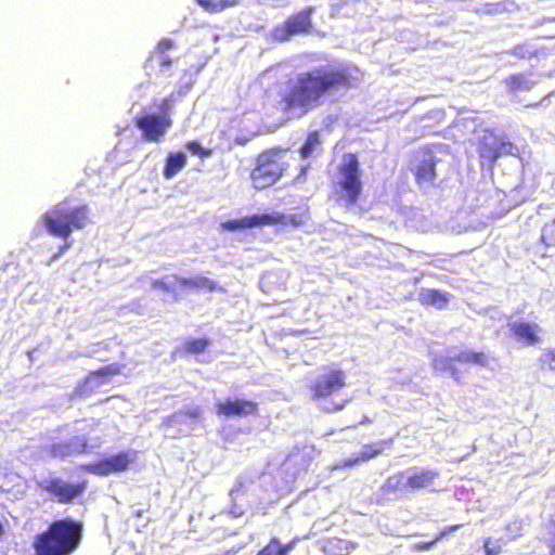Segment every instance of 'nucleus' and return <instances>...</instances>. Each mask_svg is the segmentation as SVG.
Returning <instances> with one entry per match:
<instances>
[{
  "instance_id": "f257e3e1",
  "label": "nucleus",
  "mask_w": 555,
  "mask_h": 555,
  "mask_svg": "<svg viewBox=\"0 0 555 555\" xmlns=\"http://www.w3.org/2000/svg\"><path fill=\"white\" fill-rule=\"evenodd\" d=\"M352 69L343 66H319L289 80L280 95L278 108L285 115L304 116L319 107L325 98L354 87Z\"/></svg>"
},
{
  "instance_id": "f03ea898",
  "label": "nucleus",
  "mask_w": 555,
  "mask_h": 555,
  "mask_svg": "<svg viewBox=\"0 0 555 555\" xmlns=\"http://www.w3.org/2000/svg\"><path fill=\"white\" fill-rule=\"evenodd\" d=\"M292 160L294 156L288 147L263 149L254 158L249 173L251 186L257 191L273 186L288 173Z\"/></svg>"
},
{
  "instance_id": "7ed1b4c3",
  "label": "nucleus",
  "mask_w": 555,
  "mask_h": 555,
  "mask_svg": "<svg viewBox=\"0 0 555 555\" xmlns=\"http://www.w3.org/2000/svg\"><path fill=\"white\" fill-rule=\"evenodd\" d=\"M82 534L80 522L66 518L54 521L35 542L37 555H70L79 545Z\"/></svg>"
},
{
  "instance_id": "20e7f679",
  "label": "nucleus",
  "mask_w": 555,
  "mask_h": 555,
  "mask_svg": "<svg viewBox=\"0 0 555 555\" xmlns=\"http://www.w3.org/2000/svg\"><path fill=\"white\" fill-rule=\"evenodd\" d=\"M332 196L338 206L347 209L359 205L363 197L360 160L357 154L348 153L337 167V178L332 183Z\"/></svg>"
},
{
  "instance_id": "39448f33",
  "label": "nucleus",
  "mask_w": 555,
  "mask_h": 555,
  "mask_svg": "<svg viewBox=\"0 0 555 555\" xmlns=\"http://www.w3.org/2000/svg\"><path fill=\"white\" fill-rule=\"evenodd\" d=\"M90 223L87 205L70 206L66 201L55 204L42 218L47 232L54 237L67 240L74 231Z\"/></svg>"
},
{
  "instance_id": "423d86ee",
  "label": "nucleus",
  "mask_w": 555,
  "mask_h": 555,
  "mask_svg": "<svg viewBox=\"0 0 555 555\" xmlns=\"http://www.w3.org/2000/svg\"><path fill=\"white\" fill-rule=\"evenodd\" d=\"M172 103L173 98L167 96L158 105L159 114H144L134 118L133 124L141 131L144 141L158 143L165 138L173 124L170 116Z\"/></svg>"
},
{
  "instance_id": "0eeeda50",
  "label": "nucleus",
  "mask_w": 555,
  "mask_h": 555,
  "mask_svg": "<svg viewBox=\"0 0 555 555\" xmlns=\"http://www.w3.org/2000/svg\"><path fill=\"white\" fill-rule=\"evenodd\" d=\"M457 349H449L448 354H439L434 359V367L437 372L450 375L454 379H460L461 366L466 363H473L493 370L496 361L483 352H473L467 349L461 353H456Z\"/></svg>"
},
{
  "instance_id": "6e6552de",
  "label": "nucleus",
  "mask_w": 555,
  "mask_h": 555,
  "mask_svg": "<svg viewBox=\"0 0 555 555\" xmlns=\"http://www.w3.org/2000/svg\"><path fill=\"white\" fill-rule=\"evenodd\" d=\"M439 158L430 145H422L414 150L410 157L411 171L417 185L434 184L437 180Z\"/></svg>"
},
{
  "instance_id": "1a4fd4ad",
  "label": "nucleus",
  "mask_w": 555,
  "mask_h": 555,
  "mask_svg": "<svg viewBox=\"0 0 555 555\" xmlns=\"http://www.w3.org/2000/svg\"><path fill=\"white\" fill-rule=\"evenodd\" d=\"M313 11V8L308 7L289 15L282 25L273 28V39L280 42H285L295 36L307 35L311 33L313 28L311 21Z\"/></svg>"
},
{
  "instance_id": "9d476101",
  "label": "nucleus",
  "mask_w": 555,
  "mask_h": 555,
  "mask_svg": "<svg viewBox=\"0 0 555 555\" xmlns=\"http://www.w3.org/2000/svg\"><path fill=\"white\" fill-rule=\"evenodd\" d=\"M346 386V374L334 367H324L310 386L312 399L320 401L339 392Z\"/></svg>"
},
{
  "instance_id": "9b49d317",
  "label": "nucleus",
  "mask_w": 555,
  "mask_h": 555,
  "mask_svg": "<svg viewBox=\"0 0 555 555\" xmlns=\"http://www.w3.org/2000/svg\"><path fill=\"white\" fill-rule=\"evenodd\" d=\"M438 473L430 469H410L388 479L389 486L408 487L412 490L433 489Z\"/></svg>"
},
{
  "instance_id": "f8f14e48",
  "label": "nucleus",
  "mask_w": 555,
  "mask_h": 555,
  "mask_svg": "<svg viewBox=\"0 0 555 555\" xmlns=\"http://www.w3.org/2000/svg\"><path fill=\"white\" fill-rule=\"evenodd\" d=\"M137 459L138 452L135 450H128L91 464L87 466V469L102 476L120 473L127 470Z\"/></svg>"
},
{
  "instance_id": "ddd939ff",
  "label": "nucleus",
  "mask_w": 555,
  "mask_h": 555,
  "mask_svg": "<svg viewBox=\"0 0 555 555\" xmlns=\"http://www.w3.org/2000/svg\"><path fill=\"white\" fill-rule=\"evenodd\" d=\"M44 489L59 502L68 503L82 493L85 483L73 485L56 478L52 479Z\"/></svg>"
},
{
  "instance_id": "4468645a",
  "label": "nucleus",
  "mask_w": 555,
  "mask_h": 555,
  "mask_svg": "<svg viewBox=\"0 0 555 555\" xmlns=\"http://www.w3.org/2000/svg\"><path fill=\"white\" fill-rule=\"evenodd\" d=\"M512 336L526 345H538L541 339V327L534 322L515 321L508 324Z\"/></svg>"
},
{
  "instance_id": "2eb2a0df",
  "label": "nucleus",
  "mask_w": 555,
  "mask_h": 555,
  "mask_svg": "<svg viewBox=\"0 0 555 555\" xmlns=\"http://www.w3.org/2000/svg\"><path fill=\"white\" fill-rule=\"evenodd\" d=\"M386 444H387L386 441H382V442H377V443H373V444H365L362 447L361 451L358 454H352L347 460L338 461L331 467V469L336 470V469L346 468V467H353L354 465H357L360 462L369 461V460L377 456L378 454H380L384 450V446H386Z\"/></svg>"
},
{
  "instance_id": "dca6fc26",
  "label": "nucleus",
  "mask_w": 555,
  "mask_h": 555,
  "mask_svg": "<svg viewBox=\"0 0 555 555\" xmlns=\"http://www.w3.org/2000/svg\"><path fill=\"white\" fill-rule=\"evenodd\" d=\"M87 439L85 436H75L69 440L59 441L52 444L51 454L53 457L65 459L81 454L86 451Z\"/></svg>"
},
{
  "instance_id": "f3484780",
  "label": "nucleus",
  "mask_w": 555,
  "mask_h": 555,
  "mask_svg": "<svg viewBox=\"0 0 555 555\" xmlns=\"http://www.w3.org/2000/svg\"><path fill=\"white\" fill-rule=\"evenodd\" d=\"M257 405L247 400H227L217 404V413L224 416H247L256 412Z\"/></svg>"
},
{
  "instance_id": "a211bd4d",
  "label": "nucleus",
  "mask_w": 555,
  "mask_h": 555,
  "mask_svg": "<svg viewBox=\"0 0 555 555\" xmlns=\"http://www.w3.org/2000/svg\"><path fill=\"white\" fill-rule=\"evenodd\" d=\"M172 279L175 280V282L178 283V285L192 291L208 293L224 291L221 286L218 285L216 281L203 275H196L192 278H180L173 274Z\"/></svg>"
},
{
  "instance_id": "6ab92c4d",
  "label": "nucleus",
  "mask_w": 555,
  "mask_h": 555,
  "mask_svg": "<svg viewBox=\"0 0 555 555\" xmlns=\"http://www.w3.org/2000/svg\"><path fill=\"white\" fill-rule=\"evenodd\" d=\"M513 149V144L507 141H501L499 144H490L485 141L480 142L478 154L481 158L493 164L502 155L508 153Z\"/></svg>"
},
{
  "instance_id": "aec40b11",
  "label": "nucleus",
  "mask_w": 555,
  "mask_h": 555,
  "mask_svg": "<svg viewBox=\"0 0 555 555\" xmlns=\"http://www.w3.org/2000/svg\"><path fill=\"white\" fill-rule=\"evenodd\" d=\"M186 165V155L183 152H170L165 158L163 176L170 180L178 175Z\"/></svg>"
},
{
  "instance_id": "412c9836",
  "label": "nucleus",
  "mask_w": 555,
  "mask_h": 555,
  "mask_svg": "<svg viewBox=\"0 0 555 555\" xmlns=\"http://www.w3.org/2000/svg\"><path fill=\"white\" fill-rule=\"evenodd\" d=\"M420 301L423 305L442 309L449 302V295L438 289H424L420 294Z\"/></svg>"
},
{
  "instance_id": "4be33fe9",
  "label": "nucleus",
  "mask_w": 555,
  "mask_h": 555,
  "mask_svg": "<svg viewBox=\"0 0 555 555\" xmlns=\"http://www.w3.org/2000/svg\"><path fill=\"white\" fill-rule=\"evenodd\" d=\"M201 414L202 409L199 406H190L185 411H180L173 414L169 422L176 425L185 423L189 427H192V425L199 418Z\"/></svg>"
},
{
  "instance_id": "5701e85b",
  "label": "nucleus",
  "mask_w": 555,
  "mask_h": 555,
  "mask_svg": "<svg viewBox=\"0 0 555 555\" xmlns=\"http://www.w3.org/2000/svg\"><path fill=\"white\" fill-rule=\"evenodd\" d=\"M196 2L209 14H217L238 4V0H196Z\"/></svg>"
},
{
  "instance_id": "b1692460",
  "label": "nucleus",
  "mask_w": 555,
  "mask_h": 555,
  "mask_svg": "<svg viewBox=\"0 0 555 555\" xmlns=\"http://www.w3.org/2000/svg\"><path fill=\"white\" fill-rule=\"evenodd\" d=\"M261 227L259 215L246 216L240 219L229 220L223 228L230 231Z\"/></svg>"
},
{
  "instance_id": "393cba45",
  "label": "nucleus",
  "mask_w": 555,
  "mask_h": 555,
  "mask_svg": "<svg viewBox=\"0 0 555 555\" xmlns=\"http://www.w3.org/2000/svg\"><path fill=\"white\" fill-rule=\"evenodd\" d=\"M119 372L115 365L105 366L104 369L92 373L86 382L88 388L93 389L104 383V378L107 376L116 375Z\"/></svg>"
},
{
  "instance_id": "a878e982",
  "label": "nucleus",
  "mask_w": 555,
  "mask_h": 555,
  "mask_svg": "<svg viewBox=\"0 0 555 555\" xmlns=\"http://www.w3.org/2000/svg\"><path fill=\"white\" fill-rule=\"evenodd\" d=\"M504 85L508 92L514 93L518 90L525 89L528 90L530 88V81L527 79L526 75L522 73H517L507 76L504 79Z\"/></svg>"
},
{
  "instance_id": "bb28decb",
  "label": "nucleus",
  "mask_w": 555,
  "mask_h": 555,
  "mask_svg": "<svg viewBox=\"0 0 555 555\" xmlns=\"http://www.w3.org/2000/svg\"><path fill=\"white\" fill-rule=\"evenodd\" d=\"M354 547L356 545L349 541L333 539L327 542L325 550L332 555H348Z\"/></svg>"
},
{
  "instance_id": "cd10ccee",
  "label": "nucleus",
  "mask_w": 555,
  "mask_h": 555,
  "mask_svg": "<svg viewBox=\"0 0 555 555\" xmlns=\"http://www.w3.org/2000/svg\"><path fill=\"white\" fill-rule=\"evenodd\" d=\"M321 145V139L318 131H311L301 145L299 153L302 158H308L312 155L314 150Z\"/></svg>"
},
{
  "instance_id": "c85d7f7f",
  "label": "nucleus",
  "mask_w": 555,
  "mask_h": 555,
  "mask_svg": "<svg viewBox=\"0 0 555 555\" xmlns=\"http://www.w3.org/2000/svg\"><path fill=\"white\" fill-rule=\"evenodd\" d=\"M185 147L193 155H196L202 159L210 157L214 154L212 149L202 146V144L196 140L188 141L185 143Z\"/></svg>"
},
{
  "instance_id": "c756f323",
  "label": "nucleus",
  "mask_w": 555,
  "mask_h": 555,
  "mask_svg": "<svg viewBox=\"0 0 555 555\" xmlns=\"http://www.w3.org/2000/svg\"><path fill=\"white\" fill-rule=\"evenodd\" d=\"M178 284L172 279V275L170 276H163L160 279L153 280L151 285L155 289L163 291L165 293H171L175 294V285Z\"/></svg>"
},
{
  "instance_id": "7c9ffc66",
  "label": "nucleus",
  "mask_w": 555,
  "mask_h": 555,
  "mask_svg": "<svg viewBox=\"0 0 555 555\" xmlns=\"http://www.w3.org/2000/svg\"><path fill=\"white\" fill-rule=\"evenodd\" d=\"M280 217L279 225L299 228L305 224V217L302 215H284L280 212Z\"/></svg>"
},
{
  "instance_id": "2f4dec72",
  "label": "nucleus",
  "mask_w": 555,
  "mask_h": 555,
  "mask_svg": "<svg viewBox=\"0 0 555 555\" xmlns=\"http://www.w3.org/2000/svg\"><path fill=\"white\" fill-rule=\"evenodd\" d=\"M541 238L546 246L555 247V218L545 223L542 229Z\"/></svg>"
},
{
  "instance_id": "473e14b6",
  "label": "nucleus",
  "mask_w": 555,
  "mask_h": 555,
  "mask_svg": "<svg viewBox=\"0 0 555 555\" xmlns=\"http://www.w3.org/2000/svg\"><path fill=\"white\" fill-rule=\"evenodd\" d=\"M462 527V525H454V526H451V527H448L447 529H444L443 531L440 532V534L433 541L430 542H420V543H416L415 544V550H429L430 547H433V545H435L439 540H441L442 538H444L447 534L460 529Z\"/></svg>"
},
{
  "instance_id": "72a5a7b5",
  "label": "nucleus",
  "mask_w": 555,
  "mask_h": 555,
  "mask_svg": "<svg viewBox=\"0 0 555 555\" xmlns=\"http://www.w3.org/2000/svg\"><path fill=\"white\" fill-rule=\"evenodd\" d=\"M257 555H284L281 550V544L276 538H273L270 543L263 547Z\"/></svg>"
},
{
  "instance_id": "f704fd0d",
  "label": "nucleus",
  "mask_w": 555,
  "mask_h": 555,
  "mask_svg": "<svg viewBox=\"0 0 555 555\" xmlns=\"http://www.w3.org/2000/svg\"><path fill=\"white\" fill-rule=\"evenodd\" d=\"M486 555H499L502 551L501 540L492 541L490 538L483 542Z\"/></svg>"
},
{
  "instance_id": "c9c22d12",
  "label": "nucleus",
  "mask_w": 555,
  "mask_h": 555,
  "mask_svg": "<svg viewBox=\"0 0 555 555\" xmlns=\"http://www.w3.org/2000/svg\"><path fill=\"white\" fill-rule=\"evenodd\" d=\"M261 227L279 225L281 221L280 212L261 214L259 215Z\"/></svg>"
},
{
  "instance_id": "e433bc0d",
  "label": "nucleus",
  "mask_w": 555,
  "mask_h": 555,
  "mask_svg": "<svg viewBox=\"0 0 555 555\" xmlns=\"http://www.w3.org/2000/svg\"><path fill=\"white\" fill-rule=\"evenodd\" d=\"M176 47V42L175 40L170 39V38H162L157 44H156V48H155V51L163 55L166 53V51L170 50V49H173Z\"/></svg>"
},
{
  "instance_id": "4c0bfd02",
  "label": "nucleus",
  "mask_w": 555,
  "mask_h": 555,
  "mask_svg": "<svg viewBox=\"0 0 555 555\" xmlns=\"http://www.w3.org/2000/svg\"><path fill=\"white\" fill-rule=\"evenodd\" d=\"M543 362L546 363L552 371H555V350H550L544 356Z\"/></svg>"
},
{
  "instance_id": "58836bf2",
  "label": "nucleus",
  "mask_w": 555,
  "mask_h": 555,
  "mask_svg": "<svg viewBox=\"0 0 555 555\" xmlns=\"http://www.w3.org/2000/svg\"><path fill=\"white\" fill-rule=\"evenodd\" d=\"M209 345L208 339H194L189 343V347H207Z\"/></svg>"
},
{
  "instance_id": "ea45409f",
  "label": "nucleus",
  "mask_w": 555,
  "mask_h": 555,
  "mask_svg": "<svg viewBox=\"0 0 555 555\" xmlns=\"http://www.w3.org/2000/svg\"><path fill=\"white\" fill-rule=\"evenodd\" d=\"M72 247V242H65L59 249V251L52 256L51 260H55L59 258L60 255H62L63 253H65L68 248Z\"/></svg>"
},
{
  "instance_id": "a19ab883",
  "label": "nucleus",
  "mask_w": 555,
  "mask_h": 555,
  "mask_svg": "<svg viewBox=\"0 0 555 555\" xmlns=\"http://www.w3.org/2000/svg\"><path fill=\"white\" fill-rule=\"evenodd\" d=\"M345 405V401H341L340 403H335V404H332V405H325L323 406V409L327 412H333V411H338V410H341Z\"/></svg>"
},
{
  "instance_id": "79ce46f5",
  "label": "nucleus",
  "mask_w": 555,
  "mask_h": 555,
  "mask_svg": "<svg viewBox=\"0 0 555 555\" xmlns=\"http://www.w3.org/2000/svg\"><path fill=\"white\" fill-rule=\"evenodd\" d=\"M295 543H296V540L292 541L291 543L286 544V545H281V550L283 552L284 555H288V553L293 550V547L295 546Z\"/></svg>"
},
{
  "instance_id": "37998d69",
  "label": "nucleus",
  "mask_w": 555,
  "mask_h": 555,
  "mask_svg": "<svg viewBox=\"0 0 555 555\" xmlns=\"http://www.w3.org/2000/svg\"><path fill=\"white\" fill-rule=\"evenodd\" d=\"M160 65L164 67H169L172 65V60L163 54L160 59Z\"/></svg>"
},
{
  "instance_id": "c03bdc74",
  "label": "nucleus",
  "mask_w": 555,
  "mask_h": 555,
  "mask_svg": "<svg viewBox=\"0 0 555 555\" xmlns=\"http://www.w3.org/2000/svg\"><path fill=\"white\" fill-rule=\"evenodd\" d=\"M307 166H301L300 168V175L296 178V180H301V179H305L306 177V172H307Z\"/></svg>"
},
{
  "instance_id": "a18cd8bd",
  "label": "nucleus",
  "mask_w": 555,
  "mask_h": 555,
  "mask_svg": "<svg viewBox=\"0 0 555 555\" xmlns=\"http://www.w3.org/2000/svg\"><path fill=\"white\" fill-rule=\"evenodd\" d=\"M189 351H202L203 349H198V348H195V349H188Z\"/></svg>"
},
{
  "instance_id": "49530a36",
  "label": "nucleus",
  "mask_w": 555,
  "mask_h": 555,
  "mask_svg": "<svg viewBox=\"0 0 555 555\" xmlns=\"http://www.w3.org/2000/svg\"><path fill=\"white\" fill-rule=\"evenodd\" d=\"M538 104H529L528 107H537Z\"/></svg>"
}]
</instances>
